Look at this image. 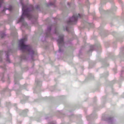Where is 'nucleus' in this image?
Instances as JSON below:
<instances>
[{"instance_id":"obj_1","label":"nucleus","mask_w":124,"mask_h":124,"mask_svg":"<svg viewBox=\"0 0 124 124\" xmlns=\"http://www.w3.org/2000/svg\"><path fill=\"white\" fill-rule=\"evenodd\" d=\"M27 40V38H25L21 39L19 41L21 49L23 52H25L27 51L30 52L31 50V47L30 46L25 45L24 44V42Z\"/></svg>"},{"instance_id":"obj_2","label":"nucleus","mask_w":124,"mask_h":124,"mask_svg":"<svg viewBox=\"0 0 124 124\" xmlns=\"http://www.w3.org/2000/svg\"><path fill=\"white\" fill-rule=\"evenodd\" d=\"M22 10L23 11L22 14L19 20L17 22V23H18L20 22H22L24 18L23 16H25L27 18L30 19L31 18V16L29 14V12L28 11V9H25L23 5Z\"/></svg>"},{"instance_id":"obj_3","label":"nucleus","mask_w":124,"mask_h":124,"mask_svg":"<svg viewBox=\"0 0 124 124\" xmlns=\"http://www.w3.org/2000/svg\"><path fill=\"white\" fill-rule=\"evenodd\" d=\"M81 17L80 14H78V15L74 14L73 15L72 17L71 18L70 21L68 22V24H75L78 18H81Z\"/></svg>"},{"instance_id":"obj_4","label":"nucleus","mask_w":124,"mask_h":124,"mask_svg":"<svg viewBox=\"0 0 124 124\" xmlns=\"http://www.w3.org/2000/svg\"><path fill=\"white\" fill-rule=\"evenodd\" d=\"M63 37L64 36L63 35H61L59 36V38L57 40L59 45L60 44H63ZM59 47L60 48V46L59 45Z\"/></svg>"},{"instance_id":"obj_5","label":"nucleus","mask_w":124,"mask_h":124,"mask_svg":"<svg viewBox=\"0 0 124 124\" xmlns=\"http://www.w3.org/2000/svg\"><path fill=\"white\" fill-rule=\"evenodd\" d=\"M3 0H0V8L1 6V5L3 3Z\"/></svg>"},{"instance_id":"obj_6","label":"nucleus","mask_w":124,"mask_h":124,"mask_svg":"<svg viewBox=\"0 0 124 124\" xmlns=\"http://www.w3.org/2000/svg\"><path fill=\"white\" fill-rule=\"evenodd\" d=\"M12 7H10L8 9H8L9 11H11L12 10Z\"/></svg>"},{"instance_id":"obj_7","label":"nucleus","mask_w":124,"mask_h":124,"mask_svg":"<svg viewBox=\"0 0 124 124\" xmlns=\"http://www.w3.org/2000/svg\"><path fill=\"white\" fill-rule=\"evenodd\" d=\"M51 27H49L48 28V30L49 31H50L51 30Z\"/></svg>"},{"instance_id":"obj_8","label":"nucleus","mask_w":124,"mask_h":124,"mask_svg":"<svg viewBox=\"0 0 124 124\" xmlns=\"http://www.w3.org/2000/svg\"><path fill=\"white\" fill-rule=\"evenodd\" d=\"M54 4L53 3H50V5H53Z\"/></svg>"},{"instance_id":"obj_9","label":"nucleus","mask_w":124,"mask_h":124,"mask_svg":"<svg viewBox=\"0 0 124 124\" xmlns=\"http://www.w3.org/2000/svg\"><path fill=\"white\" fill-rule=\"evenodd\" d=\"M5 36V34H3V36H2L1 37L2 38H3V37H4V36Z\"/></svg>"},{"instance_id":"obj_10","label":"nucleus","mask_w":124,"mask_h":124,"mask_svg":"<svg viewBox=\"0 0 124 124\" xmlns=\"http://www.w3.org/2000/svg\"><path fill=\"white\" fill-rule=\"evenodd\" d=\"M8 62H10L9 60V59H8Z\"/></svg>"},{"instance_id":"obj_11","label":"nucleus","mask_w":124,"mask_h":124,"mask_svg":"<svg viewBox=\"0 0 124 124\" xmlns=\"http://www.w3.org/2000/svg\"><path fill=\"white\" fill-rule=\"evenodd\" d=\"M1 60V58H0V60Z\"/></svg>"}]
</instances>
